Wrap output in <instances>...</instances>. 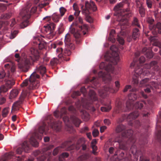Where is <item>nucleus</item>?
Listing matches in <instances>:
<instances>
[{"label":"nucleus","mask_w":161,"mask_h":161,"mask_svg":"<svg viewBox=\"0 0 161 161\" xmlns=\"http://www.w3.org/2000/svg\"><path fill=\"white\" fill-rule=\"evenodd\" d=\"M131 88V86L130 85H127L126 86L124 90H123V92H127L129 89H130Z\"/></svg>","instance_id":"6e6d98bb"},{"label":"nucleus","mask_w":161,"mask_h":161,"mask_svg":"<svg viewBox=\"0 0 161 161\" xmlns=\"http://www.w3.org/2000/svg\"><path fill=\"white\" fill-rule=\"evenodd\" d=\"M69 156V154L67 153H63L59 156V160L60 161H64V158H67Z\"/></svg>","instance_id":"2f4dec72"},{"label":"nucleus","mask_w":161,"mask_h":161,"mask_svg":"<svg viewBox=\"0 0 161 161\" xmlns=\"http://www.w3.org/2000/svg\"><path fill=\"white\" fill-rule=\"evenodd\" d=\"M111 109L110 105H109L104 107H101V110L103 112H108Z\"/></svg>","instance_id":"4c0bfd02"},{"label":"nucleus","mask_w":161,"mask_h":161,"mask_svg":"<svg viewBox=\"0 0 161 161\" xmlns=\"http://www.w3.org/2000/svg\"><path fill=\"white\" fill-rule=\"evenodd\" d=\"M140 33L139 29L137 28H134L133 29L132 36H130L132 38L135 40L138 38L140 36Z\"/></svg>","instance_id":"a878e982"},{"label":"nucleus","mask_w":161,"mask_h":161,"mask_svg":"<svg viewBox=\"0 0 161 161\" xmlns=\"http://www.w3.org/2000/svg\"><path fill=\"white\" fill-rule=\"evenodd\" d=\"M107 78L104 80L106 83L108 84L107 85L105 86L103 88L98 89V92L100 96L102 98L105 97L108 95V92L114 93L118 91L120 87L119 82L118 81L115 82L116 88L115 89L113 85V82L112 80V77L111 75H107Z\"/></svg>","instance_id":"0eeeda50"},{"label":"nucleus","mask_w":161,"mask_h":161,"mask_svg":"<svg viewBox=\"0 0 161 161\" xmlns=\"http://www.w3.org/2000/svg\"><path fill=\"white\" fill-rule=\"evenodd\" d=\"M48 60V59L44 58L39 62L36 66L35 71L30 76L29 80L26 79L23 81L20 85L22 87L29 85L28 89L29 90L38 88L39 84V82L36 80L40 78V76L38 73H40L42 75H43L45 74L46 68L45 65Z\"/></svg>","instance_id":"20e7f679"},{"label":"nucleus","mask_w":161,"mask_h":161,"mask_svg":"<svg viewBox=\"0 0 161 161\" xmlns=\"http://www.w3.org/2000/svg\"><path fill=\"white\" fill-rule=\"evenodd\" d=\"M107 129V127L105 126H101L100 128V131L101 133H103L105 130Z\"/></svg>","instance_id":"e2e57ef3"},{"label":"nucleus","mask_w":161,"mask_h":161,"mask_svg":"<svg viewBox=\"0 0 161 161\" xmlns=\"http://www.w3.org/2000/svg\"><path fill=\"white\" fill-rule=\"evenodd\" d=\"M15 57L17 58L16 60L18 62H19L20 60V57L19 54L18 53H16L15 55Z\"/></svg>","instance_id":"680f3d73"},{"label":"nucleus","mask_w":161,"mask_h":161,"mask_svg":"<svg viewBox=\"0 0 161 161\" xmlns=\"http://www.w3.org/2000/svg\"><path fill=\"white\" fill-rule=\"evenodd\" d=\"M6 100L4 97H2L1 96V94H0V105L3 104L5 102Z\"/></svg>","instance_id":"603ef678"},{"label":"nucleus","mask_w":161,"mask_h":161,"mask_svg":"<svg viewBox=\"0 0 161 161\" xmlns=\"http://www.w3.org/2000/svg\"><path fill=\"white\" fill-rule=\"evenodd\" d=\"M30 5H27L23 8L20 13V15L21 18V23L20 24V27L24 28L28 26L30 23L29 19H30L31 13H34L36 10V8L32 7L30 10Z\"/></svg>","instance_id":"1a4fd4ad"},{"label":"nucleus","mask_w":161,"mask_h":161,"mask_svg":"<svg viewBox=\"0 0 161 161\" xmlns=\"http://www.w3.org/2000/svg\"><path fill=\"white\" fill-rule=\"evenodd\" d=\"M108 39L109 41H110L112 43H114L115 41V39L114 37V36H109Z\"/></svg>","instance_id":"13d9d810"},{"label":"nucleus","mask_w":161,"mask_h":161,"mask_svg":"<svg viewBox=\"0 0 161 161\" xmlns=\"http://www.w3.org/2000/svg\"><path fill=\"white\" fill-rule=\"evenodd\" d=\"M88 29V26L83 23V19L80 17L77 18L75 21L73 23L70 27V32L73 34L76 40L77 43H80V40L79 38L81 36L82 34L85 35Z\"/></svg>","instance_id":"39448f33"},{"label":"nucleus","mask_w":161,"mask_h":161,"mask_svg":"<svg viewBox=\"0 0 161 161\" xmlns=\"http://www.w3.org/2000/svg\"><path fill=\"white\" fill-rule=\"evenodd\" d=\"M66 112V109L64 107L61 108L60 112L58 110L55 111L54 112V115L56 118H63L64 122L66 123H68L70 119L76 127H78L81 122L80 120L74 115L71 116L69 119L68 117L65 115Z\"/></svg>","instance_id":"9d476101"},{"label":"nucleus","mask_w":161,"mask_h":161,"mask_svg":"<svg viewBox=\"0 0 161 161\" xmlns=\"http://www.w3.org/2000/svg\"><path fill=\"white\" fill-rule=\"evenodd\" d=\"M139 113L137 111L131 113L128 115H125L124 119H126L127 121L131 122L136 119L139 115Z\"/></svg>","instance_id":"412c9836"},{"label":"nucleus","mask_w":161,"mask_h":161,"mask_svg":"<svg viewBox=\"0 0 161 161\" xmlns=\"http://www.w3.org/2000/svg\"><path fill=\"white\" fill-rule=\"evenodd\" d=\"M30 51L31 55L27 57L23 63L19 64V68L23 72H27L31 63H35L39 59V51L37 49L32 48Z\"/></svg>","instance_id":"423d86ee"},{"label":"nucleus","mask_w":161,"mask_h":161,"mask_svg":"<svg viewBox=\"0 0 161 161\" xmlns=\"http://www.w3.org/2000/svg\"><path fill=\"white\" fill-rule=\"evenodd\" d=\"M5 74L3 70H1L0 71V79H3L5 77Z\"/></svg>","instance_id":"864d4df0"},{"label":"nucleus","mask_w":161,"mask_h":161,"mask_svg":"<svg viewBox=\"0 0 161 161\" xmlns=\"http://www.w3.org/2000/svg\"><path fill=\"white\" fill-rule=\"evenodd\" d=\"M19 93V91L17 89H13L10 92L9 98L12 99L17 96Z\"/></svg>","instance_id":"cd10ccee"},{"label":"nucleus","mask_w":161,"mask_h":161,"mask_svg":"<svg viewBox=\"0 0 161 161\" xmlns=\"http://www.w3.org/2000/svg\"><path fill=\"white\" fill-rule=\"evenodd\" d=\"M126 126L122 124L119 125L115 128V132L117 133H121L116 137L115 141L119 143L120 149L127 150L128 149L130 143L132 146L130 149V152L134 155L136 161L138 160L139 155H141L140 161H149V159L146 158L141 151L137 150L135 144L136 140L133 135V131L131 130H125Z\"/></svg>","instance_id":"f257e3e1"},{"label":"nucleus","mask_w":161,"mask_h":161,"mask_svg":"<svg viewBox=\"0 0 161 161\" xmlns=\"http://www.w3.org/2000/svg\"><path fill=\"white\" fill-rule=\"evenodd\" d=\"M9 111V108L6 107L4 108L2 111V116L3 118L7 117Z\"/></svg>","instance_id":"72a5a7b5"},{"label":"nucleus","mask_w":161,"mask_h":161,"mask_svg":"<svg viewBox=\"0 0 161 161\" xmlns=\"http://www.w3.org/2000/svg\"><path fill=\"white\" fill-rule=\"evenodd\" d=\"M74 17L73 15H70L68 18V19L69 22H71L74 19Z\"/></svg>","instance_id":"052dcab7"},{"label":"nucleus","mask_w":161,"mask_h":161,"mask_svg":"<svg viewBox=\"0 0 161 161\" xmlns=\"http://www.w3.org/2000/svg\"><path fill=\"white\" fill-rule=\"evenodd\" d=\"M104 122L105 125H109L110 124V122L108 119H105L104 120Z\"/></svg>","instance_id":"bf43d9fd"},{"label":"nucleus","mask_w":161,"mask_h":161,"mask_svg":"<svg viewBox=\"0 0 161 161\" xmlns=\"http://www.w3.org/2000/svg\"><path fill=\"white\" fill-rule=\"evenodd\" d=\"M87 14L86 15V21L90 23H91L93 22V20L92 19V18L90 16L88 15Z\"/></svg>","instance_id":"3c124183"},{"label":"nucleus","mask_w":161,"mask_h":161,"mask_svg":"<svg viewBox=\"0 0 161 161\" xmlns=\"http://www.w3.org/2000/svg\"><path fill=\"white\" fill-rule=\"evenodd\" d=\"M85 140L83 138H81L78 140L76 144L75 145L74 144H72L71 141L70 142V144L69 145V147H72L73 148L70 150L75 148L77 150L79 149L80 147H82V149L83 151L87 150V152L85 153L80 156L77 159V161H88V159L90 157V154L88 151V150L87 149L86 145L84 143Z\"/></svg>","instance_id":"9b49d317"},{"label":"nucleus","mask_w":161,"mask_h":161,"mask_svg":"<svg viewBox=\"0 0 161 161\" xmlns=\"http://www.w3.org/2000/svg\"><path fill=\"white\" fill-rule=\"evenodd\" d=\"M11 13H8L2 14L1 18L3 19H8L11 17Z\"/></svg>","instance_id":"58836bf2"},{"label":"nucleus","mask_w":161,"mask_h":161,"mask_svg":"<svg viewBox=\"0 0 161 161\" xmlns=\"http://www.w3.org/2000/svg\"><path fill=\"white\" fill-rule=\"evenodd\" d=\"M41 152L39 150H36L33 153V154L35 157L37 156L38 155H40L41 154Z\"/></svg>","instance_id":"4d7b16f0"},{"label":"nucleus","mask_w":161,"mask_h":161,"mask_svg":"<svg viewBox=\"0 0 161 161\" xmlns=\"http://www.w3.org/2000/svg\"><path fill=\"white\" fill-rule=\"evenodd\" d=\"M64 42L65 45L67 46L68 47H69L71 49H74V46L71 42L69 34H67L66 35L65 38Z\"/></svg>","instance_id":"5701e85b"},{"label":"nucleus","mask_w":161,"mask_h":161,"mask_svg":"<svg viewBox=\"0 0 161 161\" xmlns=\"http://www.w3.org/2000/svg\"><path fill=\"white\" fill-rule=\"evenodd\" d=\"M46 45V43L43 42H41L38 44V47L39 49L41 50Z\"/></svg>","instance_id":"a18cd8bd"},{"label":"nucleus","mask_w":161,"mask_h":161,"mask_svg":"<svg viewBox=\"0 0 161 161\" xmlns=\"http://www.w3.org/2000/svg\"><path fill=\"white\" fill-rule=\"evenodd\" d=\"M91 147L92 149V153L95 155H97V152L96 151L97 149V147L95 145H91Z\"/></svg>","instance_id":"c03bdc74"},{"label":"nucleus","mask_w":161,"mask_h":161,"mask_svg":"<svg viewBox=\"0 0 161 161\" xmlns=\"http://www.w3.org/2000/svg\"><path fill=\"white\" fill-rule=\"evenodd\" d=\"M122 6V4L121 3H119L115 6L114 9L116 11L118 10Z\"/></svg>","instance_id":"5fc2aeb1"},{"label":"nucleus","mask_w":161,"mask_h":161,"mask_svg":"<svg viewBox=\"0 0 161 161\" xmlns=\"http://www.w3.org/2000/svg\"><path fill=\"white\" fill-rule=\"evenodd\" d=\"M85 8H83L84 6H82L81 8L82 9V13L85 15L88 14L89 13V9H92L94 11H96L97 9V7L94 3L92 1L89 2L86 1L85 3Z\"/></svg>","instance_id":"2eb2a0df"},{"label":"nucleus","mask_w":161,"mask_h":161,"mask_svg":"<svg viewBox=\"0 0 161 161\" xmlns=\"http://www.w3.org/2000/svg\"><path fill=\"white\" fill-rule=\"evenodd\" d=\"M48 127L47 125L45 123H43L42 125L40 126L38 129L39 132L41 134H42L44 132L45 134H46V131L48 130Z\"/></svg>","instance_id":"bb28decb"},{"label":"nucleus","mask_w":161,"mask_h":161,"mask_svg":"<svg viewBox=\"0 0 161 161\" xmlns=\"http://www.w3.org/2000/svg\"><path fill=\"white\" fill-rule=\"evenodd\" d=\"M110 49L112 52L111 56H108L106 58L107 62H102L99 65L100 69H104L106 71V73L100 71L98 73V76L102 77L103 80L107 78L108 75H110L109 72H113L114 67L112 64H116L119 60L118 47L115 45H113L110 47Z\"/></svg>","instance_id":"7ed1b4c3"},{"label":"nucleus","mask_w":161,"mask_h":161,"mask_svg":"<svg viewBox=\"0 0 161 161\" xmlns=\"http://www.w3.org/2000/svg\"><path fill=\"white\" fill-rule=\"evenodd\" d=\"M99 133L98 130L97 129H94L92 131V135L94 137L97 136Z\"/></svg>","instance_id":"09e8293b"},{"label":"nucleus","mask_w":161,"mask_h":161,"mask_svg":"<svg viewBox=\"0 0 161 161\" xmlns=\"http://www.w3.org/2000/svg\"><path fill=\"white\" fill-rule=\"evenodd\" d=\"M9 89L7 87L6 85H3L0 87V94L2 93L7 92Z\"/></svg>","instance_id":"c9c22d12"},{"label":"nucleus","mask_w":161,"mask_h":161,"mask_svg":"<svg viewBox=\"0 0 161 161\" xmlns=\"http://www.w3.org/2000/svg\"><path fill=\"white\" fill-rule=\"evenodd\" d=\"M142 53L145 55L148 58H152L153 56V53L150 48L147 49L146 47H144L142 50Z\"/></svg>","instance_id":"b1692460"},{"label":"nucleus","mask_w":161,"mask_h":161,"mask_svg":"<svg viewBox=\"0 0 161 161\" xmlns=\"http://www.w3.org/2000/svg\"><path fill=\"white\" fill-rule=\"evenodd\" d=\"M58 58V59L57 58H54L53 59H52L50 63L53 66H55L59 62L62 61H63L60 60L59 59V58Z\"/></svg>","instance_id":"f704fd0d"},{"label":"nucleus","mask_w":161,"mask_h":161,"mask_svg":"<svg viewBox=\"0 0 161 161\" xmlns=\"http://www.w3.org/2000/svg\"><path fill=\"white\" fill-rule=\"evenodd\" d=\"M143 107V104L142 102H137L134 105H133V107L131 109L133 108H136L140 109ZM130 110L129 109L128 110Z\"/></svg>","instance_id":"7c9ffc66"},{"label":"nucleus","mask_w":161,"mask_h":161,"mask_svg":"<svg viewBox=\"0 0 161 161\" xmlns=\"http://www.w3.org/2000/svg\"><path fill=\"white\" fill-rule=\"evenodd\" d=\"M139 11L141 16L144 17L145 15V9L142 5L139 7Z\"/></svg>","instance_id":"473e14b6"},{"label":"nucleus","mask_w":161,"mask_h":161,"mask_svg":"<svg viewBox=\"0 0 161 161\" xmlns=\"http://www.w3.org/2000/svg\"><path fill=\"white\" fill-rule=\"evenodd\" d=\"M70 141H66L64 143H63L61 146L55 148L53 152V156H56L58 154L59 151L61 149H64L66 150H70L73 147L71 148V147H69V145L70 144Z\"/></svg>","instance_id":"a211bd4d"},{"label":"nucleus","mask_w":161,"mask_h":161,"mask_svg":"<svg viewBox=\"0 0 161 161\" xmlns=\"http://www.w3.org/2000/svg\"><path fill=\"white\" fill-rule=\"evenodd\" d=\"M80 11H79V10L76 11H75V12L74 14L75 15V16L76 17V18L79 17L78 16L80 13Z\"/></svg>","instance_id":"338daca9"},{"label":"nucleus","mask_w":161,"mask_h":161,"mask_svg":"<svg viewBox=\"0 0 161 161\" xmlns=\"http://www.w3.org/2000/svg\"><path fill=\"white\" fill-rule=\"evenodd\" d=\"M132 83L135 86L137 85H138L139 86V84H138V80L137 76H136L135 77H134L133 78Z\"/></svg>","instance_id":"ea45409f"},{"label":"nucleus","mask_w":161,"mask_h":161,"mask_svg":"<svg viewBox=\"0 0 161 161\" xmlns=\"http://www.w3.org/2000/svg\"><path fill=\"white\" fill-rule=\"evenodd\" d=\"M117 41L119 43L123 45L124 43V40L123 38L118 36L117 38Z\"/></svg>","instance_id":"de8ad7c7"},{"label":"nucleus","mask_w":161,"mask_h":161,"mask_svg":"<svg viewBox=\"0 0 161 161\" xmlns=\"http://www.w3.org/2000/svg\"><path fill=\"white\" fill-rule=\"evenodd\" d=\"M15 82L13 80H8L6 81L5 85L9 89L11 88L14 85Z\"/></svg>","instance_id":"c756f323"},{"label":"nucleus","mask_w":161,"mask_h":161,"mask_svg":"<svg viewBox=\"0 0 161 161\" xmlns=\"http://www.w3.org/2000/svg\"><path fill=\"white\" fill-rule=\"evenodd\" d=\"M14 153L12 152L6 153L3 155L2 158L0 159V161H6L9 159H11L14 157Z\"/></svg>","instance_id":"393cba45"},{"label":"nucleus","mask_w":161,"mask_h":161,"mask_svg":"<svg viewBox=\"0 0 161 161\" xmlns=\"http://www.w3.org/2000/svg\"><path fill=\"white\" fill-rule=\"evenodd\" d=\"M137 96L135 93L133 92L128 95V100L126 104V108L125 109L121 102L119 100H117L115 103L116 108L115 112L116 114H118L121 112L128 111L133 107V102L136 100Z\"/></svg>","instance_id":"6e6552de"},{"label":"nucleus","mask_w":161,"mask_h":161,"mask_svg":"<svg viewBox=\"0 0 161 161\" xmlns=\"http://www.w3.org/2000/svg\"><path fill=\"white\" fill-rule=\"evenodd\" d=\"M147 21L149 24L150 30L151 33L154 36L158 34H161V23H158L156 25L154 24V20L151 18L149 17L147 19Z\"/></svg>","instance_id":"4468645a"},{"label":"nucleus","mask_w":161,"mask_h":161,"mask_svg":"<svg viewBox=\"0 0 161 161\" xmlns=\"http://www.w3.org/2000/svg\"><path fill=\"white\" fill-rule=\"evenodd\" d=\"M18 33V31H14L11 33V36H10V38L13 39L16 36V35Z\"/></svg>","instance_id":"8fccbe9b"},{"label":"nucleus","mask_w":161,"mask_h":161,"mask_svg":"<svg viewBox=\"0 0 161 161\" xmlns=\"http://www.w3.org/2000/svg\"><path fill=\"white\" fill-rule=\"evenodd\" d=\"M132 25L134 26H136L139 28H141V26L138 19L136 17L134 18L132 22Z\"/></svg>","instance_id":"e433bc0d"},{"label":"nucleus","mask_w":161,"mask_h":161,"mask_svg":"<svg viewBox=\"0 0 161 161\" xmlns=\"http://www.w3.org/2000/svg\"><path fill=\"white\" fill-rule=\"evenodd\" d=\"M56 52L57 53H59L58 57L59 58L60 60H65L67 61L69 59V57H66L69 56L71 54V52L69 49H65L63 51L62 48H59L57 49Z\"/></svg>","instance_id":"dca6fc26"},{"label":"nucleus","mask_w":161,"mask_h":161,"mask_svg":"<svg viewBox=\"0 0 161 161\" xmlns=\"http://www.w3.org/2000/svg\"><path fill=\"white\" fill-rule=\"evenodd\" d=\"M48 119L50 120L48 125L56 132L60 131L62 127V122L59 121H55L54 119L51 115L48 117Z\"/></svg>","instance_id":"f3484780"},{"label":"nucleus","mask_w":161,"mask_h":161,"mask_svg":"<svg viewBox=\"0 0 161 161\" xmlns=\"http://www.w3.org/2000/svg\"><path fill=\"white\" fill-rule=\"evenodd\" d=\"M142 115L143 117H148L149 115H150L149 113L148 112H143L142 113Z\"/></svg>","instance_id":"0e129e2a"},{"label":"nucleus","mask_w":161,"mask_h":161,"mask_svg":"<svg viewBox=\"0 0 161 161\" xmlns=\"http://www.w3.org/2000/svg\"><path fill=\"white\" fill-rule=\"evenodd\" d=\"M149 81V78H146L142 80L139 83V87L146 86L147 87L144 89L146 93H150L151 92V90L154 91L155 89L161 88V85L158 84L157 82L152 81L148 83L147 82Z\"/></svg>","instance_id":"ddd939ff"},{"label":"nucleus","mask_w":161,"mask_h":161,"mask_svg":"<svg viewBox=\"0 0 161 161\" xmlns=\"http://www.w3.org/2000/svg\"><path fill=\"white\" fill-rule=\"evenodd\" d=\"M27 95L25 92H24L21 95L18 101L15 102L12 105V110H17L19 109V106L23 102L25 98Z\"/></svg>","instance_id":"aec40b11"},{"label":"nucleus","mask_w":161,"mask_h":161,"mask_svg":"<svg viewBox=\"0 0 161 161\" xmlns=\"http://www.w3.org/2000/svg\"><path fill=\"white\" fill-rule=\"evenodd\" d=\"M45 27L47 28L49 30L52 31L55 29V25L54 23H52L49 24H48L47 26H45Z\"/></svg>","instance_id":"a19ab883"},{"label":"nucleus","mask_w":161,"mask_h":161,"mask_svg":"<svg viewBox=\"0 0 161 161\" xmlns=\"http://www.w3.org/2000/svg\"><path fill=\"white\" fill-rule=\"evenodd\" d=\"M46 155L44 154H41V156H40L37 158L38 160L40 161H44L47 158V161H51V157L52 156V154L51 152H47L46 153Z\"/></svg>","instance_id":"4be33fe9"},{"label":"nucleus","mask_w":161,"mask_h":161,"mask_svg":"<svg viewBox=\"0 0 161 161\" xmlns=\"http://www.w3.org/2000/svg\"><path fill=\"white\" fill-rule=\"evenodd\" d=\"M73 8L75 11L79 10L78 8L77 4L76 3H74L73 5Z\"/></svg>","instance_id":"69168bd1"},{"label":"nucleus","mask_w":161,"mask_h":161,"mask_svg":"<svg viewBox=\"0 0 161 161\" xmlns=\"http://www.w3.org/2000/svg\"><path fill=\"white\" fill-rule=\"evenodd\" d=\"M30 142L31 145L33 147H37L38 146V143L36 140L35 137L32 136L30 140Z\"/></svg>","instance_id":"c85d7f7f"},{"label":"nucleus","mask_w":161,"mask_h":161,"mask_svg":"<svg viewBox=\"0 0 161 161\" xmlns=\"http://www.w3.org/2000/svg\"><path fill=\"white\" fill-rule=\"evenodd\" d=\"M66 11V9L63 7H61L60 8L59 12L61 16H63L64 14Z\"/></svg>","instance_id":"79ce46f5"},{"label":"nucleus","mask_w":161,"mask_h":161,"mask_svg":"<svg viewBox=\"0 0 161 161\" xmlns=\"http://www.w3.org/2000/svg\"><path fill=\"white\" fill-rule=\"evenodd\" d=\"M89 96L91 100L84 102V103L85 104L86 109L94 111L96 110L95 108L99 106L98 98L95 92L92 90H90Z\"/></svg>","instance_id":"f8f14e48"},{"label":"nucleus","mask_w":161,"mask_h":161,"mask_svg":"<svg viewBox=\"0 0 161 161\" xmlns=\"http://www.w3.org/2000/svg\"><path fill=\"white\" fill-rule=\"evenodd\" d=\"M69 111L74 114L75 113L76 110L75 108L72 106H70L68 108Z\"/></svg>","instance_id":"49530a36"},{"label":"nucleus","mask_w":161,"mask_h":161,"mask_svg":"<svg viewBox=\"0 0 161 161\" xmlns=\"http://www.w3.org/2000/svg\"><path fill=\"white\" fill-rule=\"evenodd\" d=\"M16 22L15 19H13L11 21V23L10 25L11 27H13L14 26V25L15 24Z\"/></svg>","instance_id":"774afa93"},{"label":"nucleus","mask_w":161,"mask_h":161,"mask_svg":"<svg viewBox=\"0 0 161 161\" xmlns=\"http://www.w3.org/2000/svg\"><path fill=\"white\" fill-rule=\"evenodd\" d=\"M145 61V58L143 56H141L138 61L136 59H134L133 62L131 64L130 67L131 68H134L135 66L138 67V69L135 68L134 71L135 73L137 74L138 75H145L148 76L151 74L153 76H161V69L158 65L157 61H153L150 63L149 64H146L144 65L143 68L146 69H151L154 71L150 72L148 70L143 69L142 68H140V66L142 64L144 63Z\"/></svg>","instance_id":"f03ea898"},{"label":"nucleus","mask_w":161,"mask_h":161,"mask_svg":"<svg viewBox=\"0 0 161 161\" xmlns=\"http://www.w3.org/2000/svg\"><path fill=\"white\" fill-rule=\"evenodd\" d=\"M146 4L149 8H151L152 7V2L151 0H146Z\"/></svg>","instance_id":"37998d69"},{"label":"nucleus","mask_w":161,"mask_h":161,"mask_svg":"<svg viewBox=\"0 0 161 161\" xmlns=\"http://www.w3.org/2000/svg\"><path fill=\"white\" fill-rule=\"evenodd\" d=\"M21 147H19L17 148L16 150V153L17 154H20L23 151L25 153H28V151L31 149V145L26 141H24L22 143Z\"/></svg>","instance_id":"6ab92c4d"}]
</instances>
